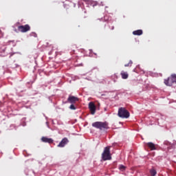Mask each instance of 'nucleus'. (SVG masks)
I'll return each instance as SVG.
<instances>
[{
    "label": "nucleus",
    "mask_w": 176,
    "mask_h": 176,
    "mask_svg": "<svg viewBox=\"0 0 176 176\" xmlns=\"http://www.w3.org/2000/svg\"><path fill=\"white\" fill-rule=\"evenodd\" d=\"M118 116L119 118H122V119H127L130 118V113L126 108L121 107L118 109Z\"/></svg>",
    "instance_id": "nucleus-3"
},
{
    "label": "nucleus",
    "mask_w": 176,
    "mask_h": 176,
    "mask_svg": "<svg viewBox=\"0 0 176 176\" xmlns=\"http://www.w3.org/2000/svg\"><path fill=\"white\" fill-rule=\"evenodd\" d=\"M164 144L165 145H171V143H170V142H168V141H165Z\"/></svg>",
    "instance_id": "nucleus-17"
},
{
    "label": "nucleus",
    "mask_w": 176,
    "mask_h": 176,
    "mask_svg": "<svg viewBox=\"0 0 176 176\" xmlns=\"http://www.w3.org/2000/svg\"><path fill=\"white\" fill-rule=\"evenodd\" d=\"M92 126L96 129H99V130H108V129H109L108 122H96L92 124Z\"/></svg>",
    "instance_id": "nucleus-1"
},
{
    "label": "nucleus",
    "mask_w": 176,
    "mask_h": 176,
    "mask_svg": "<svg viewBox=\"0 0 176 176\" xmlns=\"http://www.w3.org/2000/svg\"><path fill=\"white\" fill-rule=\"evenodd\" d=\"M120 75L122 79H127V78H129V74L127 72L122 71Z\"/></svg>",
    "instance_id": "nucleus-11"
},
{
    "label": "nucleus",
    "mask_w": 176,
    "mask_h": 176,
    "mask_svg": "<svg viewBox=\"0 0 176 176\" xmlns=\"http://www.w3.org/2000/svg\"><path fill=\"white\" fill-rule=\"evenodd\" d=\"M102 159L104 160V162L111 160V159H112L110 146H107L104 148L103 153H102Z\"/></svg>",
    "instance_id": "nucleus-2"
},
{
    "label": "nucleus",
    "mask_w": 176,
    "mask_h": 176,
    "mask_svg": "<svg viewBox=\"0 0 176 176\" xmlns=\"http://www.w3.org/2000/svg\"><path fill=\"white\" fill-rule=\"evenodd\" d=\"M142 34H143L142 30H138L133 32V35L140 36V35H142Z\"/></svg>",
    "instance_id": "nucleus-12"
},
{
    "label": "nucleus",
    "mask_w": 176,
    "mask_h": 176,
    "mask_svg": "<svg viewBox=\"0 0 176 176\" xmlns=\"http://www.w3.org/2000/svg\"><path fill=\"white\" fill-rule=\"evenodd\" d=\"M164 83V85H166V86H169V87L173 86L174 81H173V78H172L171 76L170 77H168V78L165 79Z\"/></svg>",
    "instance_id": "nucleus-7"
},
{
    "label": "nucleus",
    "mask_w": 176,
    "mask_h": 176,
    "mask_svg": "<svg viewBox=\"0 0 176 176\" xmlns=\"http://www.w3.org/2000/svg\"><path fill=\"white\" fill-rule=\"evenodd\" d=\"M68 142H69V140H68V138H64L60 142V143L58 144V148H64V146H65V145H67V144H68Z\"/></svg>",
    "instance_id": "nucleus-6"
},
{
    "label": "nucleus",
    "mask_w": 176,
    "mask_h": 176,
    "mask_svg": "<svg viewBox=\"0 0 176 176\" xmlns=\"http://www.w3.org/2000/svg\"><path fill=\"white\" fill-rule=\"evenodd\" d=\"M170 77L172 78L173 83H176V74H173L170 76Z\"/></svg>",
    "instance_id": "nucleus-14"
},
{
    "label": "nucleus",
    "mask_w": 176,
    "mask_h": 176,
    "mask_svg": "<svg viewBox=\"0 0 176 176\" xmlns=\"http://www.w3.org/2000/svg\"><path fill=\"white\" fill-rule=\"evenodd\" d=\"M30 30L31 27L28 24L18 26V31L20 32H28Z\"/></svg>",
    "instance_id": "nucleus-4"
},
{
    "label": "nucleus",
    "mask_w": 176,
    "mask_h": 176,
    "mask_svg": "<svg viewBox=\"0 0 176 176\" xmlns=\"http://www.w3.org/2000/svg\"><path fill=\"white\" fill-rule=\"evenodd\" d=\"M67 101L70 102V104H75V102L79 101V98L75 96H69Z\"/></svg>",
    "instance_id": "nucleus-8"
},
{
    "label": "nucleus",
    "mask_w": 176,
    "mask_h": 176,
    "mask_svg": "<svg viewBox=\"0 0 176 176\" xmlns=\"http://www.w3.org/2000/svg\"><path fill=\"white\" fill-rule=\"evenodd\" d=\"M69 108H70V109H73V110L76 109V107H75V105H74V104H71Z\"/></svg>",
    "instance_id": "nucleus-16"
},
{
    "label": "nucleus",
    "mask_w": 176,
    "mask_h": 176,
    "mask_svg": "<svg viewBox=\"0 0 176 176\" xmlns=\"http://www.w3.org/2000/svg\"><path fill=\"white\" fill-rule=\"evenodd\" d=\"M131 65H133V61L130 60L129 63L124 65V67H131Z\"/></svg>",
    "instance_id": "nucleus-15"
},
{
    "label": "nucleus",
    "mask_w": 176,
    "mask_h": 176,
    "mask_svg": "<svg viewBox=\"0 0 176 176\" xmlns=\"http://www.w3.org/2000/svg\"><path fill=\"white\" fill-rule=\"evenodd\" d=\"M41 141H43V142H47L48 144H53L54 140L52 138H48L46 137H43L41 138Z\"/></svg>",
    "instance_id": "nucleus-9"
},
{
    "label": "nucleus",
    "mask_w": 176,
    "mask_h": 176,
    "mask_svg": "<svg viewBox=\"0 0 176 176\" xmlns=\"http://www.w3.org/2000/svg\"><path fill=\"white\" fill-rule=\"evenodd\" d=\"M118 168L120 171H126V166L124 165H119Z\"/></svg>",
    "instance_id": "nucleus-13"
},
{
    "label": "nucleus",
    "mask_w": 176,
    "mask_h": 176,
    "mask_svg": "<svg viewBox=\"0 0 176 176\" xmlns=\"http://www.w3.org/2000/svg\"><path fill=\"white\" fill-rule=\"evenodd\" d=\"M89 109L91 115H94L96 113V107L94 102H91L89 103Z\"/></svg>",
    "instance_id": "nucleus-5"
},
{
    "label": "nucleus",
    "mask_w": 176,
    "mask_h": 176,
    "mask_svg": "<svg viewBox=\"0 0 176 176\" xmlns=\"http://www.w3.org/2000/svg\"><path fill=\"white\" fill-rule=\"evenodd\" d=\"M146 145L151 149V151H156V146L155 144L152 142H148Z\"/></svg>",
    "instance_id": "nucleus-10"
}]
</instances>
